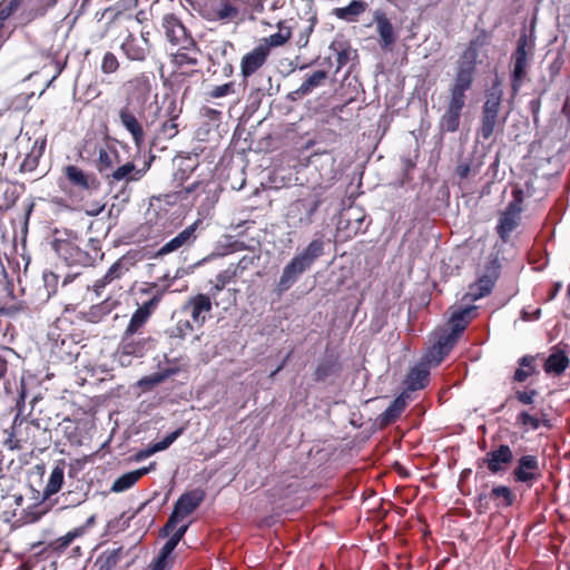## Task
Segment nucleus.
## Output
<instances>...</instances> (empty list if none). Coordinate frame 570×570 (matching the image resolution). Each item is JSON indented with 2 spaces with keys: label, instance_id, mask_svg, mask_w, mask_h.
Here are the masks:
<instances>
[{
  "label": "nucleus",
  "instance_id": "nucleus-9",
  "mask_svg": "<svg viewBox=\"0 0 570 570\" xmlns=\"http://www.w3.org/2000/svg\"><path fill=\"white\" fill-rule=\"evenodd\" d=\"M543 476V465L539 455L528 453L520 455L511 471V478L517 484L531 489Z\"/></svg>",
  "mask_w": 570,
  "mask_h": 570
},
{
  "label": "nucleus",
  "instance_id": "nucleus-49",
  "mask_svg": "<svg viewBox=\"0 0 570 570\" xmlns=\"http://www.w3.org/2000/svg\"><path fill=\"white\" fill-rule=\"evenodd\" d=\"M149 318L150 317L148 315L137 308L131 315L125 332H127L129 335L139 333L140 330L147 324Z\"/></svg>",
  "mask_w": 570,
  "mask_h": 570
},
{
  "label": "nucleus",
  "instance_id": "nucleus-33",
  "mask_svg": "<svg viewBox=\"0 0 570 570\" xmlns=\"http://www.w3.org/2000/svg\"><path fill=\"white\" fill-rule=\"evenodd\" d=\"M166 289L160 288L156 283H149L147 287L141 289V294L148 295V298L138 306V309L149 317L157 309Z\"/></svg>",
  "mask_w": 570,
  "mask_h": 570
},
{
  "label": "nucleus",
  "instance_id": "nucleus-43",
  "mask_svg": "<svg viewBox=\"0 0 570 570\" xmlns=\"http://www.w3.org/2000/svg\"><path fill=\"white\" fill-rule=\"evenodd\" d=\"M503 92L500 88V81L493 82L491 89L485 94V101L481 111L498 114L501 110Z\"/></svg>",
  "mask_w": 570,
  "mask_h": 570
},
{
  "label": "nucleus",
  "instance_id": "nucleus-14",
  "mask_svg": "<svg viewBox=\"0 0 570 570\" xmlns=\"http://www.w3.org/2000/svg\"><path fill=\"white\" fill-rule=\"evenodd\" d=\"M514 461V454L510 445L500 444L492 448L481 459V464L487 468L491 474L504 473Z\"/></svg>",
  "mask_w": 570,
  "mask_h": 570
},
{
  "label": "nucleus",
  "instance_id": "nucleus-25",
  "mask_svg": "<svg viewBox=\"0 0 570 570\" xmlns=\"http://www.w3.org/2000/svg\"><path fill=\"white\" fill-rule=\"evenodd\" d=\"M128 100L145 101L151 91V80L148 73L140 72L125 83Z\"/></svg>",
  "mask_w": 570,
  "mask_h": 570
},
{
  "label": "nucleus",
  "instance_id": "nucleus-45",
  "mask_svg": "<svg viewBox=\"0 0 570 570\" xmlns=\"http://www.w3.org/2000/svg\"><path fill=\"white\" fill-rule=\"evenodd\" d=\"M59 0H40L41 6L36 9L22 10L18 16L20 24L26 26L35 19L45 16L48 9L53 8Z\"/></svg>",
  "mask_w": 570,
  "mask_h": 570
},
{
  "label": "nucleus",
  "instance_id": "nucleus-6",
  "mask_svg": "<svg viewBox=\"0 0 570 570\" xmlns=\"http://www.w3.org/2000/svg\"><path fill=\"white\" fill-rule=\"evenodd\" d=\"M202 51L196 42L185 43L177 47V51L171 55V65L174 67L173 78L176 81H185L199 72V57Z\"/></svg>",
  "mask_w": 570,
  "mask_h": 570
},
{
  "label": "nucleus",
  "instance_id": "nucleus-64",
  "mask_svg": "<svg viewBox=\"0 0 570 570\" xmlns=\"http://www.w3.org/2000/svg\"><path fill=\"white\" fill-rule=\"evenodd\" d=\"M534 180H537V178H534V179L530 178V179L525 180V183L522 186L515 185L512 190L521 189L522 194H523V202L525 200V198L534 197L535 196Z\"/></svg>",
  "mask_w": 570,
  "mask_h": 570
},
{
  "label": "nucleus",
  "instance_id": "nucleus-8",
  "mask_svg": "<svg viewBox=\"0 0 570 570\" xmlns=\"http://www.w3.org/2000/svg\"><path fill=\"white\" fill-rule=\"evenodd\" d=\"M154 158L155 157L151 156L148 159H145L142 165L139 166L136 164L135 159L128 155L126 160L111 171V175H107L105 180L110 187H115L117 185L126 187L131 183L140 181L150 169Z\"/></svg>",
  "mask_w": 570,
  "mask_h": 570
},
{
  "label": "nucleus",
  "instance_id": "nucleus-53",
  "mask_svg": "<svg viewBox=\"0 0 570 570\" xmlns=\"http://www.w3.org/2000/svg\"><path fill=\"white\" fill-rule=\"evenodd\" d=\"M119 67L120 62L116 55L111 51L105 52L100 65L101 72L104 75H111L115 73L119 69Z\"/></svg>",
  "mask_w": 570,
  "mask_h": 570
},
{
  "label": "nucleus",
  "instance_id": "nucleus-4",
  "mask_svg": "<svg viewBox=\"0 0 570 570\" xmlns=\"http://www.w3.org/2000/svg\"><path fill=\"white\" fill-rule=\"evenodd\" d=\"M512 199L498 214L495 232L503 244L511 239L512 233L520 226L523 213V194L521 189L512 190Z\"/></svg>",
  "mask_w": 570,
  "mask_h": 570
},
{
  "label": "nucleus",
  "instance_id": "nucleus-62",
  "mask_svg": "<svg viewBox=\"0 0 570 570\" xmlns=\"http://www.w3.org/2000/svg\"><path fill=\"white\" fill-rule=\"evenodd\" d=\"M261 45L267 46L268 50L272 51V48L282 47L286 43V40L282 35L278 32H275L273 35H269L268 37L263 38L259 41Z\"/></svg>",
  "mask_w": 570,
  "mask_h": 570
},
{
  "label": "nucleus",
  "instance_id": "nucleus-27",
  "mask_svg": "<svg viewBox=\"0 0 570 570\" xmlns=\"http://www.w3.org/2000/svg\"><path fill=\"white\" fill-rule=\"evenodd\" d=\"M117 306V302L107 298L98 304L91 305L87 311L78 313V318L91 324H98L106 320Z\"/></svg>",
  "mask_w": 570,
  "mask_h": 570
},
{
  "label": "nucleus",
  "instance_id": "nucleus-60",
  "mask_svg": "<svg viewBox=\"0 0 570 570\" xmlns=\"http://www.w3.org/2000/svg\"><path fill=\"white\" fill-rule=\"evenodd\" d=\"M24 2V0H2L0 2V14L9 19Z\"/></svg>",
  "mask_w": 570,
  "mask_h": 570
},
{
  "label": "nucleus",
  "instance_id": "nucleus-48",
  "mask_svg": "<svg viewBox=\"0 0 570 570\" xmlns=\"http://www.w3.org/2000/svg\"><path fill=\"white\" fill-rule=\"evenodd\" d=\"M180 114L181 108L178 107L176 99L174 97L166 96L158 108L159 117L171 119L178 118Z\"/></svg>",
  "mask_w": 570,
  "mask_h": 570
},
{
  "label": "nucleus",
  "instance_id": "nucleus-38",
  "mask_svg": "<svg viewBox=\"0 0 570 570\" xmlns=\"http://www.w3.org/2000/svg\"><path fill=\"white\" fill-rule=\"evenodd\" d=\"M460 337L454 334L453 332H444L439 335L438 340L435 341L432 354L433 356H436V363L439 364L443 358L449 355L451 350L455 346L458 340Z\"/></svg>",
  "mask_w": 570,
  "mask_h": 570
},
{
  "label": "nucleus",
  "instance_id": "nucleus-19",
  "mask_svg": "<svg viewBox=\"0 0 570 570\" xmlns=\"http://www.w3.org/2000/svg\"><path fill=\"white\" fill-rule=\"evenodd\" d=\"M210 294H196L190 296L183 305V312L189 313L191 321L197 326H203L213 308Z\"/></svg>",
  "mask_w": 570,
  "mask_h": 570
},
{
  "label": "nucleus",
  "instance_id": "nucleus-16",
  "mask_svg": "<svg viewBox=\"0 0 570 570\" xmlns=\"http://www.w3.org/2000/svg\"><path fill=\"white\" fill-rule=\"evenodd\" d=\"M68 184L78 191L98 190L100 183L94 173H88L76 165H67L62 168Z\"/></svg>",
  "mask_w": 570,
  "mask_h": 570
},
{
  "label": "nucleus",
  "instance_id": "nucleus-41",
  "mask_svg": "<svg viewBox=\"0 0 570 570\" xmlns=\"http://www.w3.org/2000/svg\"><path fill=\"white\" fill-rule=\"evenodd\" d=\"M519 367L514 371L512 381L515 383H524L530 376L538 373L535 366V356L523 355L518 361Z\"/></svg>",
  "mask_w": 570,
  "mask_h": 570
},
{
  "label": "nucleus",
  "instance_id": "nucleus-42",
  "mask_svg": "<svg viewBox=\"0 0 570 570\" xmlns=\"http://www.w3.org/2000/svg\"><path fill=\"white\" fill-rule=\"evenodd\" d=\"M65 462L60 461L52 469L49 480L43 489V499H49L58 493L63 484Z\"/></svg>",
  "mask_w": 570,
  "mask_h": 570
},
{
  "label": "nucleus",
  "instance_id": "nucleus-28",
  "mask_svg": "<svg viewBox=\"0 0 570 570\" xmlns=\"http://www.w3.org/2000/svg\"><path fill=\"white\" fill-rule=\"evenodd\" d=\"M328 78V72L325 70H315L307 75L302 85L288 94V99L297 100L309 95L314 89L323 86Z\"/></svg>",
  "mask_w": 570,
  "mask_h": 570
},
{
  "label": "nucleus",
  "instance_id": "nucleus-55",
  "mask_svg": "<svg viewBox=\"0 0 570 570\" xmlns=\"http://www.w3.org/2000/svg\"><path fill=\"white\" fill-rule=\"evenodd\" d=\"M40 156H41V151L32 150L29 154H27L24 159L22 160V163L19 166V170L21 173L33 171L39 165Z\"/></svg>",
  "mask_w": 570,
  "mask_h": 570
},
{
  "label": "nucleus",
  "instance_id": "nucleus-46",
  "mask_svg": "<svg viewBox=\"0 0 570 570\" xmlns=\"http://www.w3.org/2000/svg\"><path fill=\"white\" fill-rule=\"evenodd\" d=\"M236 277V269L227 268L223 272H219L216 275L215 283L209 289L210 296H213L214 299H216L218 293L225 288L226 285H228L230 282H233Z\"/></svg>",
  "mask_w": 570,
  "mask_h": 570
},
{
  "label": "nucleus",
  "instance_id": "nucleus-61",
  "mask_svg": "<svg viewBox=\"0 0 570 570\" xmlns=\"http://www.w3.org/2000/svg\"><path fill=\"white\" fill-rule=\"evenodd\" d=\"M170 374L169 371L163 372V373H154L149 376H145L139 381V385L142 387H153L158 385L159 383L164 382L168 375Z\"/></svg>",
  "mask_w": 570,
  "mask_h": 570
},
{
  "label": "nucleus",
  "instance_id": "nucleus-2",
  "mask_svg": "<svg viewBox=\"0 0 570 570\" xmlns=\"http://www.w3.org/2000/svg\"><path fill=\"white\" fill-rule=\"evenodd\" d=\"M534 52V40L525 32L518 38L517 46L511 56L512 69L510 73V82L512 96H517L527 80L528 69Z\"/></svg>",
  "mask_w": 570,
  "mask_h": 570
},
{
  "label": "nucleus",
  "instance_id": "nucleus-54",
  "mask_svg": "<svg viewBox=\"0 0 570 570\" xmlns=\"http://www.w3.org/2000/svg\"><path fill=\"white\" fill-rule=\"evenodd\" d=\"M16 355L17 354L13 348L0 345V381L6 377L9 364Z\"/></svg>",
  "mask_w": 570,
  "mask_h": 570
},
{
  "label": "nucleus",
  "instance_id": "nucleus-39",
  "mask_svg": "<svg viewBox=\"0 0 570 570\" xmlns=\"http://www.w3.org/2000/svg\"><path fill=\"white\" fill-rule=\"evenodd\" d=\"M82 530L81 529H75L65 535L56 539L55 541L50 542L48 546H46L42 550L38 552L39 556L49 557L51 553H61L63 552L71 542L79 535H81Z\"/></svg>",
  "mask_w": 570,
  "mask_h": 570
},
{
  "label": "nucleus",
  "instance_id": "nucleus-29",
  "mask_svg": "<svg viewBox=\"0 0 570 570\" xmlns=\"http://www.w3.org/2000/svg\"><path fill=\"white\" fill-rule=\"evenodd\" d=\"M156 462H151L148 466H144L140 469H137L135 471H130L127 473H124L119 478H117L112 484H111V492H124L131 487H134L144 475L149 473L150 471L155 470Z\"/></svg>",
  "mask_w": 570,
  "mask_h": 570
},
{
  "label": "nucleus",
  "instance_id": "nucleus-36",
  "mask_svg": "<svg viewBox=\"0 0 570 570\" xmlns=\"http://www.w3.org/2000/svg\"><path fill=\"white\" fill-rule=\"evenodd\" d=\"M430 370L426 364H419L412 367L405 379L406 389L409 391H417L424 389L429 384Z\"/></svg>",
  "mask_w": 570,
  "mask_h": 570
},
{
  "label": "nucleus",
  "instance_id": "nucleus-40",
  "mask_svg": "<svg viewBox=\"0 0 570 570\" xmlns=\"http://www.w3.org/2000/svg\"><path fill=\"white\" fill-rule=\"evenodd\" d=\"M321 205L322 200L318 197H315L313 200L302 198L295 200L292 205V208L297 212H304V217L299 218V223L304 225H309L312 224L313 217Z\"/></svg>",
  "mask_w": 570,
  "mask_h": 570
},
{
  "label": "nucleus",
  "instance_id": "nucleus-26",
  "mask_svg": "<svg viewBox=\"0 0 570 570\" xmlns=\"http://www.w3.org/2000/svg\"><path fill=\"white\" fill-rule=\"evenodd\" d=\"M569 365L570 358L567 352L561 348L560 345H554L551 348L550 355L543 363V371L548 375L561 376L569 367Z\"/></svg>",
  "mask_w": 570,
  "mask_h": 570
},
{
  "label": "nucleus",
  "instance_id": "nucleus-58",
  "mask_svg": "<svg viewBox=\"0 0 570 570\" xmlns=\"http://www.w3.org/2000/svg\"><path fill=\"white\" fill-rule=\"evenodd\" d=\"M26 396H27L26 386L22 383L20 392H19L18 400H17V403H16L17 414H16V416L13 419V423H12V428H11L12 430L16 428V425L21 424L22 421L24 420L22 417V413H23V410H24Z\"/></svg>",
  "mask_w": 570,
  "mask_h": 570
},
{
  "label": "nucleus",
  "instance_id": "nucleus-51",
  "mask_svg": "<svg viewBox=\"0 0 570 570\" xmlns=\"http://www.w3.org/2000/svg\"><path fill=\"white\" fill-rule=\"evenodd\" d=\"M490 35L487 30H480L473 38L470 39L465 48L476 53L479 57L481 49L489 45Z\"/></svg>",
  "mask_w": 570,
  "mask_h": 570
},
{
  "label": "nucleus",
  "instance_id": "nucleus-23",
  "mask_svg": "<svg viewBox=\"0 0 570 570\" xmlns=\"http://www.w3.org/2000/svg\"><path fill=\"white\" fill-rule=\"evenodd\" d=\"M475 72V65L458 58L454 79L449 90L465 95V92L469 91L473 86Z\"/></svg>",
  "mask_w": 570,
  "mask_h": 570
},
{
  "label": "nucleus",
  "instance_id": "nucleus-10",
  "mask_svg": "<svg viewBox=\"0 0 570 570\" xmlns=\"http://www.w3.org/2000/svg\"><path fill=\"white\" fill-rule=\"evenodd\" d=\"M129 146L126 142L112 140L98 150L96 169L106 179L129 155Z\"/></svg>",
  "mask_w": 570,
  "mask_h": 570
},
{
  "label": "nucleus",
  "instance_id": "nucleus-21",
  "mask_svg": "<svg viewBox=\"0 0 570 570\" xmlns=\"http://www.w3.org/2000/svg\"><path fill=\"white\" fill-rule=\"evenodd\" d=\"M200 219H197L191 225L187 226L180 233H178L174 238L165 243L156 253V257H161L173 252H177L180 248H186L191 246L196 239V230L200 224Z\"/></svg>",
  "mask_w": 570,
  "mask_h": 570
},
{
  "label": "nucleus",
  "instance_id": "nucleus-50",
  "mask_svg": "<svg viewBox=\"0 0 570 570\" xmlns=\"http://www.w3.org/2000/svg\"><path fill=\"white\" fill-rule=\"evenodd\" d=\"M131 266V263L129 258L126 256L120 257L117 259L107 271V273L110 275L111 279L115 282L117 279H120L126 273L129 272Z\"/></svg>",
  "mask_w": 570,
  "mask_h": 570
},
{
  "label": "nucleus",
  "instance_id": "nucleus-59",
  "mask_svg": "<svg viewBox=\"0 0 570 570\" xmlns=\"http://www.w3.org/2000/svg\"><path fill=\"white\" fill-rule=\"evenodd\" d=\"M336 51V69L335 72H338L344 66H346L350 61L351 49L350 47H345L343 45H338V48L333 47Z\"/></svg>",
  "mask_w": 570,
  "mask_h": 570
},
{
  "label": "nucleus",
  "instance_id": "nucleus-15",
  "mask_svg": "<svg viewBox=\"0 0 570 570\" xmlns=\"http://www.w3.org/2000/svg\"><path fill=\"white\" fill-rule=\"evenodd\" d=\"M153 342L150 337L136 338L135 334H128L124 331L120 343L117 348L119 361L122 365L130 364V357H142Z\"/></svg>",
  "mask_w": 570,
  "mask_h": 570
},
{
  "label": "nucleus",
  "instance_id": "nucleus-35",
  "mask_svg": "<svg viewBox=\"0 0 570 570\" xmlns=\"http://www.w3.org/2000/svg\"><path fill=\"white\" fill-rule=\"evenodd\" d=\"M341 370L338 358L334 355H326L318 362L314 371V381L325 382L327 379L338 375Z\"/></svg>",
  "mask_w": 570,
  "mask_h": 570
},
{
  "label": "nucleus",
  "instance_id": "nucleus-18",
  "mask_svg": "<svg viewBox=\"0 0 570 570\" xmlns=\"http://www.w3.org/2000/svg\"><path fill=\"white\" fill-rule=\"evenodd\" d=\"M149 32H142L141 39L129 32L120 45L122 55L129 61L144 62L150 52Z\"/></svg>",
  "mask_w": 570,
  "mask_h": 570
},
{
  "label": "nucleus",
  "instance_id": "nucleus-11",
  "mask_svg": "<svg viewBox=\"0 0 570 570\" xmlns=\"http://www.w3.org/2000/svg\"><path fill=\"white\" fill-rule=\"evenodd\" d=\"M465 100L466 95L449 90L446 109L439 120L441 132H455L459 129Z\"/></svg>",
  "mask_w": 570,
  "mask_h": 570
},
{
  "label": "nucleus",
  "instance_id": "nucleus-31",
  "mask_svg": "<svg viewBox=\"0 0 570 570\" xmlns=\"http://www.w3.org/2000/svg\"><path fill=\"white\" fill-rule=\"evenodd\" d=\"M488 499L495 500L498 508H501V507L509 508V507L513 505L517 497L508 485L501 484V485L493 487L489 494L481 493L478 497V501H479L480 505H482L483 501H487Z\"/></svg>",
  "mask_w": 570,
  "mask_h": 570
},
{
  "label": "nucleus",
  "instance_id": "nucleus-32",
  "mask_svg": "<svg viewBox=\"0 0 570 570\" xmlns=\"http://www.w3.org/2000/svg\"><path fill=\"white\" fill-rule=\"evenodd\" d=\"M406 397L404 394L396 396L389 407L377 416V423L381 429L394 423L406 409Z\"/></svg>",
  "mask_w": 570,
  "mask_h": 570
},
{
  "label": "nucleus",
  "instance_id": "nucleus-44",
  "mask_svg": "<svg viewBox=\"0 0 570 570\" xmlns=\"http://www.w3.org/2000/svg\"><path fill=\"white\" fill-rule=\"evenodd\" d=\"M499 125V115L481 111L480 126L478 128V137L483 141L489 140Z\"/></svg>",
  "mask_w": 570,
  "mask_h": 570
},
{
  "label": "nucleus",
  "instance_id": "nucleus-37",
  "mask_svg": "<svg viewBox=\"0 0 570 570\" xmlns=\"http://www.w3.org/2000/svg\"><path fill=\"white\" fill-rule=\"evenodd\" d=\"M124 557V548L106 549L94 562L92 570H111Z\"/></svg>",
  "mask_w": 570,
  "mask_h": 570
},
{
  "label": "nucleus",
  "instance_id": "nucleus-20",
  "mask_svg": "<svg viewBox=\"0 0 570 570\" xmlns=\"http://www.w3.org/2000/svg\"><path fill=\"white\" fill-rule=\"evenodd\" d=\"M269 56L271 50H268L267 46L261 43L246 52L240 60L242 77L247 80L249 77L256 73L267 63Z\"/></svg>",
  "mask_w": 570,
  "mask_h": 570
},
{
  "label": "nucleus",
  "instance_id": "nucleus-17",
  "mask_svg": "<svg viewBox=\"0 0 570 570\" xmlns=\"http://www.w3.org/2000/svg\"><path fill=\"white\" fill-rule=\"evenodd\" d=\"M500 276V264L497 261L490 262L485 266L484 274H482L473 284L470 285V292L472 301L480 299L488 296Z\"/></svg>",
  "mask_w": 570,
  "mask_h": 570
},
{
  "label": "nucleus",
  "instance_id": "nucleus-3",
  "mask_svg": "<svg viewBox=\"0 0 570 570\" xmlns=\"http://www.w3.org/2000/svg\"><path fill=\"white\" fill-rule=\"evenodd\" d=\"M52 246L69 265L91 266L98 258L102 259L104 257L100 242L92 237L88 240V250L79 248L69 239H56Z\"/></svg>",
  "mask_w": 570,
  "mask_h": 570
},
{
  "label": "nucleus",
  "instance_id": "nucleus-57",
  "mask_svg": "<svg viewBox=\"0 0 570 570\" xmlns=\"http://www.w3.org/2000/svg\"><path fill=\"white\" fill-rule=\"evenodd\" d=\"M48 512V509L43 507L42 503H37L31 507H29L24 511V519L26 522L33 523L39 521L46 513Z\"/></svg>",
  "mask_w": 570,
  "mask_h": 570
},
{
  "label": "nucleus",
  "instance_id": "nucleus-7",
  "mask_svg": "<svg viewBox=\"0 0 570 570\" xmlns=\"http://www.w3.org/2000/svg\"><path fill=\"white\" fill-rule=\"evenodd\" d=\"M206 492L203 489H194L183 493L174 504V509L160 529L161 537H168L177 527V524L190 515L204 502Z\"/></svg>",
  "mask_w": 570,
  "mask_h": 570
},
{
  "label": "nucleus",
  "instance_id": "nucleus-5",
  "mask_svg": "<svg viewBox=\"0 0 570 570\" xmlns=\"http://www.w3.org/2000/svg\"><path fill=\"white\" fill-rule=\"evenodd\" d=\"M186 4L208 21L229 23L238 14V8L230 0H185Z\"/></svg>",
  "mask_w": 570,
  "mask_h": 570
},
{
  "label": "nucleus",
  "instance_id": "nucleus-52",
  "mask_svg": "<svg viewBox=\"0 0 570 570\" xmlns=\"http://www.w3.org/2000/svg\"><path fill=\"white\" fill-rule=\"evenodd\" d=\"M236 92V85L234 81H229L219 86L213 87L210 90L206 92V96L209 99L223 98L229 95H234Z\"/></svg>",
  "mask_w": 570,
  "mask_h": 570
},
{
  "label": "nucleus",
  "instance_id": "nucleus-34",
  "mask_svg": "<svg viewBox=\"0 0 570 570\" xmlns=\"http://www.w3.org/2000/svg\"><path fill=\"white\" fill-rule=\"evenodd\" d=\"M367 8L368 3L366 1L353 0L346 7L334 8L332 13L340 20L356 22Z\"/></svg>",
  "mask_w": 570,
  "mask_h": 570
},
{
  "label": "nucleus",
  "instance_id": "nucleus-47",
  "mask_svg": "<svg viewBox=\"0 0 570 570\" xmlns=\"http://www.w3.org/2000/svg\"><path fill=\"white\" fill-rule=\"evenodd\" d=\"M515 423L523 429V431H535L541 428L542 422H539V414L531 413L529 410H522L515 417Z\"/></svg>",
  "mask_w": 570,
  "mask_h": 570
},
{
  "label": "nucleus",
  "instance_id": "nucleus-12",
  "mask_svg": "<svg viewBox=\"0 0 570 570\" xmlns=\"http://www.w3.org/2000/svg\"><path fill=\"white\" fill-rule=\"evenodd\" d=\"M161 29L166 40L175 47L191 43L194 37L180 18L175 13H166L161 18Z\"/></svg>",
  "mask_w": 570,
  "mask_h": 570
},
{
  "label": "nucleus",
  "instance_id": "nucleus-56",
  "mask_svg": "<svg viewBox=\"0 0 570 570\" xmlns=\"http://www.w3.org/2000/svg\"><path fill=\"white\" fill-rule=\"evenodd\" d=\"M539 395L537 389L517 390L513 397L522 405H532Z\"/></svg>",
  "mask_w": 570,
  "mask_h": 570
},
{
  "label": "nucleus",
  "instance_id": "nucleus-13",
  "mask_svg": "<svg viewBox=\"0 0 570 570\" xmlns=\"http://www.w3.org/2000/svg\"><path fill=\"white\" fill-rule=\"evenodd\" d=\"M235 46L232 41L222 40L213 41L210 52L208 55L209 61L213 67L220 68V73L224 77H230L234 73L233 52Z\"/></svg>",
  "mask_w": 570,
  "mask_h": 570
},
{
  "label": "nucleus",
  "instance_id": "nucleus-24",
  "mask_svg": "<svg viewBox=\"0 0 570 570\" xmlns=\"http://www.w3.org/2000/svg\"><path fill=\"white\" fill-rule=\"evenodd\" d=\"M119 120L122 127L131 135L135 146L140 149L145 142V131L129 107V102L120 108Z\"/></svg>",
  "mask_w": 570,
  "mask_h": 570
},
{
  "label": "nucleus",
  "instance_id": "nucleus-63",
  "mask_svg": "<svg viewBox=\"0 0 570 570\" xmlns=\"http://www.w3.org/2000/svg\"><path fill=\"white\" fill-rule=\"evenodd\" d=\"M177 119L178 118L167 119L161 125V129L160 130H161V134L164 135L165 138L170 139V138L175 137L178 134Z\"/></svg>",
  "mask_w": 570,
  "mask_h": 570
},
{
  "label": "nucleus",
  "instance_id": "nucleus-1",
  "mask_svg": "<svg viewBox=\"0 0 570 570\" xmlns=\"http://www.w3.org/2000/svg\"><path fill=\"white\" fill-rule=\"evenodd\" d=\"M324 247L325 242L322 237L314 238L285 265L276 284L278 295L287 292L301 275L308 271L317 258L324 255Z\"/></svg>",
  "mask_w": 570,
  "mask_h": 570
},
{
  "label": "nucleus",
  "instance_id": "nucleus-22",
  "mask_svg": "<svg viewBox=\"0 0 570 570\" xmlns=\"http://www.w3.org/2000/svg\"><path fill=\"white\" fill-rule=\"evenodd\" d=\"M373 21L380 36V48L383 51H392L397 37L391 20L383 10L376 9L373 13Z\"/></svg>",
  "mask_w": 570,
  "mask_h": 570
},
{
  "label": "nucleus",
  "instance_id": "nucleus-30",
  "mask_svg": "<svg viewBox=\"0 0 570 570\" xmlns=\"http://www.w3.org/2000/svg\"><path fill=\"white\" fill-rule=\"evenodd\" d=\"M475 311L476 306L474 305L460 307L459 309L453 311L449 320L451 332L460 337L474 318L473 313Z\"/></svg>",
  "mask_w": 570,
  "mask_h": 570
}]
</instances>
